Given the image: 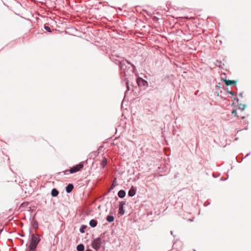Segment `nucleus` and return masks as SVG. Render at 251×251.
<instances>
[{"label": "nucleus", "instance_id": "f257e3e1", "mask_svg": "<svg viewBox=\"0 0 251 251\" xmlns=\"http://www.w3.org/2000/svg\"><path fill=\"white\" fill-rule=\"evenodd\" d=\"M40 240V239L38 235L32 234L31 243L29 245V248H31L32 249H35Z\"/></svg>", "mask_w": 251, "mask_h": 251}, {"label": "nucleus", "instance_id": "f03ea898", "mask_svg": "<svg viewBox=\"0 0 251 251\" xmlns=\"http://www.w3.org/2000/svg\"><path fill=\"white\" fill-rule=\"evenodd\" d=\"M102 245V240L100 237L95 239L92 242L91 246L96 250H99Z\"/></svg>", "mask_w": 251, "mask_h": 251}, {"label": "nucleus", "instance_id": "7ed1b4c3", "mask_svg": "<svg viewBox=\"0 0 251 251\" xmlns=\"http://www.w3.org/2000/svg\"><path fill=\"white\" fill-rule=\"evenodd\" d=\"M83 168V164L82 163H80L75 166H73L69 170H66V172H69L71 174L75 173L81 170Z\"/></svg>", "mask_w": 251, "mask_h": 251}, {"label": "nucleus", "instance_id": "20e7f679", "mask_svg": "<svg viewBox=\"0 0 251 251\" xmlns=\"http://www.w3.org/2000/svg\"><path fill=\"white\" fill-rule=\"evenodd\" d=\"M222 80L225 83V84L227 86L234 85L236 83V81L235 80H227L226 79H222Z\"/></svg>", "mask_w": 251, "mask_h": 251}, {"label": "nucleus", "instance_id": "39448f33", "mask_svg": "<svg viewBox=\"0 0 251 251\" xmlns=\"http://www.w3.org/2000/svg\"><path fill=\"white\" fill-rule=\"evenodd\" d=\"M74 188V186L72 184H69L66 187V191L67 193H70L72 192V190Z\"/></svg>", "mask_w": 251, "mask_h": 251}, {"label": "nucleus", "instance_id": "423d86ee", "mask_svg": "<svg viewBox=\"0 0 251 251\" xmlns=\"http://www.w3.org/2000/svg\"><path fill=\"white\" fill-rule=\"evenodd\" d=\"M128 195L130 197H133L135 194V190L134 189L133 186H132V187L130 188L129 191H128Z\"/></svg>", "mask_w": 251, "mask_h": 251}, {"label": "nucleus", "instance_id": "0eeeda50", "mask_svg": "<svg viewBox=\"0 0 251 251\" xmlns=\"http://www.w3.org/2000/svg\"><path fill=\"white\" fill-rule=\"evenodd\" d=\"M125 203L121 202L119 206V213L123 215L124 214V211L123 210V205Z\"/></svg>", "mask_w": 251, "mask_h": 251}, {"label": "nucleus", "instance_id": "6e6552de", "mask_svg": "<svg viewBox=\"0 0 251 251\" xmlns=\"http://www.w3.org/2000/svg\"><path fill=\"white\" fill-rule=\"evenodd\" d=\"M97 225V222L95 220H91L89 222V225L93 227L96 226Z\"/></svg>", "mask_w": 251, "mask_h": 251}, {"label": "nucleus", "instance_id": "1a4fd4ad", "mask_svg": "<svg viewBox=\"0 0 251 251\" xmlns=\"http://www.w3.org/2000/svg\"><path fill=\"white\" fill-rule=\"evenodd\" d=\"M118 195L120 198H123L125 197L126 195V192L125 191L122 190L119 191Z\"/></svg>", "mask_w": 251, "mask_h": 251}, {"label": "nucleus", "instance_id": "9d476101", "mask_svg": "<svg viewBox=\"0 0 251 251\" xmlns=\"http://www.w3.org/2000/svg\"><path fill=\"white\" fill-rule=\"evenodd\" d=\"M76 249L77 251H84V246L83 244H80L77 245L76 247Z\"/></svg>", "mask_w": 251, "mask_h": 251}, {"label": "nucleus", "instance_id": "9b49d317", "mask_svg": "<svg viewBox=\"0 0 251 251\" xmlns=\"http://www.w3.org/2000/svg\"><path fill=\"white\" fill-rule=\"evenodd\" d=\"M51 195L53 197H56L58 195V191L56 189H53L51 192Z\"/></svg>", "mask_w": 251, "mask_h": 251}, {"label": "nucleus", "instance_id": "f8f14e48", "mask_svg": "<svg viewBox=\"0 0 251 251\" xmlns=\"http://www.w3.org/2000/svg\"><path fill=\"white\" fill-rule=\"evenodd\" d=\"M107 164V159L105 157L103 158L102 161L101 162V166L104 168Z\"/></svg>", "mask_w": 251, "mask_h": 251}, {"label": "nucleus", "instance_id": "ddd939ff", "mask_svg": "<svg viewBox=\"0 0 251 251\" xmlns=\"http://www.w3.org/2000/svg\"><path fill=\"white\" fill-rule=\"evenodd\" d=\"M106 220L107 221L111 223L114 221V218L113 216L108 215L106 218Z\"/></svg>", "mask_w": 251, "mask_h": 251}, {"label": "nucleus", "instance_id": "4468645a", "mask_svg": "<svg viewBox=\"0 0 251 251\" xmlns=\"http://www.w3.org/2000/svg\"><path fill=\"white\" fill-rule=\"evenodd\" d=\"M245 105H240L239 110H241V111H242L245 109Z\"/></svg>", "mask_w": 251, "mask_h": 251}, {"label": "nucleus", "instance_id": "2eb2a0df", "mask_svg": "<svg viewBox=\"0 0 251 251\" xmlns=\"http://www.w3.org/2000/svg\"><path fill=\"white\" fill-rule=\"evenodd\" d=\"M33 226L34 228L37 227V223L36 221H34L33 223Z\"/></svg>", "mask_w": 251, "mask_h": 251}, {"label": "nucleus", "instance_id": "dca6fc26", "mask_svg": "<svg viewBox=\"0 0 251 251\" xmlns=\"http://www.w3.org/2000/svg\"><path fill=\"white\" fill-rule=\"evenodd\" d=\"M45 28L46 30H47L49 32H51V30H50V28L48 26H45Z\"/></svg>", "mask_w": 251, "mask_h": 251}, {"label": "nucleus", "instance_id": "f3484780", "mask_svg": "<svg viewBox=\"0 0 251 251\" xmlns=\"http://www.w3.org/2000/svg\"><path fill=\"white\" fill-rule=\"evenodd\" d=\"M232 114L233 115H234L235 116H237V112H236V110H233L232 111Z\"/></svg>", "mask_w": 251, "mask_h": 251}, {"label": "nucleus", "instance_id": "a211bd4d", "mask_svg": "<svg viewBox=\"0 0 251 251\" xmlns=\"http://www.w3.org/2000/svg\"><path fill=\"white\" fill-rule=\"evenodd\" d=\"M114 186H114V184H112L111 185V187H110V189H109V190H111V189H113V188L114 187Z\"/></svg>", "mask_w": 251, "mask_h": 251}, {"label": "nucleus", "instance_id": "6ab92c4d", "mask_svg": "<svg viewBox=\"0 0 251 251\" xmlns=\"http://www.w3.org/2000/svg\"><path fill=\"white\" fill-rule=\"evenodd\" d=\"M140 81L144 82V80L142 79H138V80H137L138 83H139Z\"/></svg>", "mask_w": 251, "mask_h": 251}, {"label": "nucleus", "instance_id": "aec40b11", "mask_svg": "<svg viewBox=\"0 0 251 251\" xmlns=\"http://www.w3.org/2000/svg\"><path fill=\"white\" fill-rule=\"evenodd\" d=\"M30 250L29 251H35V249H32L31 248H29Z\"/></svg>", "mask_w": 251, "mask_h": 251}, {"label": "nucleus", "instance_id": "412c9836", "mask_svg": "<svg viewBox=\"0 0 251 251\" xmlns=\"http://www.w3.org/2000/svg\"><path fill=\"white\" fill-rule=\"evenodd\" d=\"M86 251H92L91 250L88 249V250H86Z\"/></svg>", "mask_w": 251, "mask_h": 251}, {"label": "nucleus", "instance_id": "4be33fe9", "mask_svg": "<svg viewBox=\"0 0 251 251\" xmlns=\"http://www.w3.org/2000/svg\"><path fill=\"white\" fill-rule=\"evenodd\" d=\"M80 232H84V231L83 230V229H81V230L80 229Z\"/></svg>", "mask_w": 251, "mask_h": 251}, {"label": "nucleus", "instance_id": "5701e85b", "mask_svg": "<svg viewBox=\"0 0 251 251\" xmlns=\"http://www.w3.org/2000/svg\"><path fill=\"white\" fill-rule=\"evenodd\" d=\"M241 117L242 119H244L245 118V116H241Z\"/></svg>", "mask_w": 251, "mask_h": 251}]
</instances>
